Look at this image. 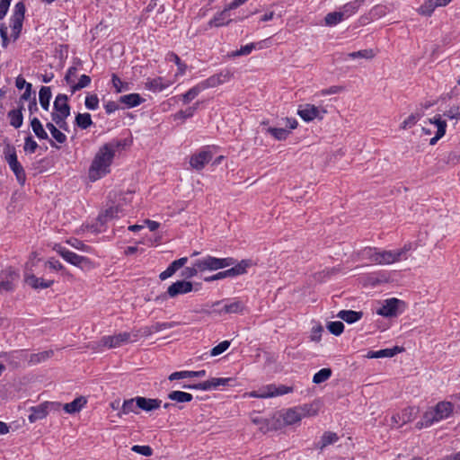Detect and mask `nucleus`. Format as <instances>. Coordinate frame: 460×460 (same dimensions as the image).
<instances>
[{
    "label": "nucleus",
    "instance_id": "obj_53",
    "mask_svg": "<svg viewBox=\"0 0 460 460\" xmlns=\"http://www.w3.org/2000/svg\"><path fill=\"white\" fill-rule=\"evenodd\" d=\"M327 329L331 333L338 336L342 333L344 330V324L340 321L330 322L327 324Z\"/></svg>",
    "mask_w": 460,
    "mask_h": 460
},
{
    "label": "nucleus",
    "instance_id": "obj_46",
    "mask_svg": "<svg viewBox=\"0 0 460 460\" xmlns=\"http://www.w3.org/2000/svg\"><path fill=\"white\" fill-rule=\"evenodd\" d=\"M338 438H339L336 433L331 432V431L325 432L321 438V440L319 442V447L321 449H323L325 447L337 442Z\"/></svg>",
    "mask_w": 460,
    "mask_h": 460
},
{
    "label": "nucleus",
    "instance_id": "obj_16",
    "mask_svg": "<svg viewBox=\"0 0 460 460\" xmlns=\"http://www.w3.org/2000/svg\"><path fill=\"white\" fill-rule=\"evenodd\" d=\"M419 413L416 407L409 406L392 416V422L394 426L401 427L411 420H413Z\"/></svg>",
    "mask_w": 460,
    "mask_h": 460
},
{
    "label": "nucleus",
    "instance_id": "obj_43",
    "mask_svg": "<svg viewBox=\"0 0 460 460\" xmlns=\"http://www.w3.org/2000/svg\"><path fill=\"white\" fill-rule=\"evenodd\" d=\"M332 369L331 368H322L318 372H316L313 376V383L316 385H320L325 381H327L332 376Z\"/></svg>",
    "mask_w": 460,
    "mask_h": 460
},
{
    "label": "nucleus",
    "instance_id": "obj_5",
    "mask_svg": "<svg viewBox=\"0 0 460 460\" xmlns=\"http://www.w3.org/2000/svg\"><path fill=\"white\" fill-rule=\"evenodd\" d=\"M53 250L58 252L66 262L73 266L78 267L81 270H90L94 268L93 262L87 257L76 254L74 252L67 250L66 247L59 243L53 245Z\"/></svg>",
    "mask_w": 460,
    "mask_h": 460
},
{
    "label": "nucleus",
    "instance_id": "obj_55",
    "mask_svg": "<svg viewBox=\"0 0 460 460\" xmlns=\"http://www.w3.org/2000/svg\"><path fill=\"white\" fill-rule=\"evenodd\" d=\"M84 105L88 110L95 111L99 107V99L96 94H89L85 97Z\"/></svg>",
    "mask_w": 460,
    "mask_h": 460
},
{
    "label": "nucleus",
    "instance_id": "obj_63",
    "mask_svg": "<svg viewBox=\"0 0 460 460\" xmlns=\"http://www.w3.org/2000/svg\"><path fill=\"white\" fill-rule=\"evenodd\" d=\"M52 351H43L38 354H34L31 358V361L33 363H39L41 361L46 360L47 358H50L52 355Z\"/></svg>",
    "mask_w": 460,
    "mask_h": 460
},
{
    "label": "nucleus",
    "instance_id": "obj_14",
    "mask_svg": "<svg viewBox=\"0 0 460 460\" xmlns=\"http://www.w3.org/2000/svg\"><path fill=\"white\" fill-rule=\"evenodd\" d=\"M325 113L326 111L324 110L321 111L318 107L309 103L300 105L297 110V114L306 122L318 118L323 119V116Z\"/></svg>",
    "mask_w": 460,
    "mask_h": 460
},
{
    "label": "nucleus",
    "instance_id": "obj_54",
    "mask_svg": "<svg viewBox=\"0 0 460 460\" xmlns=\"http://www.w3.org/2000/svg\"><path fill=\"white\" fill-rule=\"evenodd\" d=\"M302 418L315 416L318 413V409L314 404H304L299 406Z\"/></svg>",
    "mask_w": 460,
    "mask_h": 460
},
{
    "label": "nucleus",
    "instance_id": "obj_23",
    "mask_svg": "<svg viewBox=\"0 0 460 460\" xmlns=\"http://www.w3.org/2000/svg\"><path fill=\"white\" fill-rule=\"evenodd\" d=\"M172 84H173V81H172V80L165 79L163 77H158V78L149 80L146 84V87L154 93H160V92L167 89Z\"/></svg>",
    "mask_w": 460,
    "mask_h": 460
},
{
    "label": "nucleus",
    "instance_id": "obj_45",
    "mask_svg": "<svg viewBox=\"0 0 460 460\" xmlns=\"http://www.w3.org/2000/svg\"><path fill=\"white\" fill-rule=\"evenodd\" d=\"M75 123L79 128L86 129L93 124L92 117L89 113H78L75 117Z\"/></svg>",
    "mask_w": 460,
    "mask_h": 460
},
{
    "label": "nucleus",
    "instance_id": "obj_62",
    "mask_svg": "<svg viewBox=\"0 0 460 460\" xmlns=\"http://www.w3.org/2000/svg\"><path fill=\"white\" fill-rule=\"evenodd\" d=\"M173 64H174L175 69H176L175 77L184 75L187 66L183 62V60L180 59V58L173 59Z\"/></svg>",
    "mask_w": 460,
    "mask_h": 460
},
{
    "label": "nucleus",
    "instance_id": "obj_29",
    "mask_svg": "<svg viewBox=\"0 0 460 460\" xmlns=\"http://www.w3.org/2000/svg\"><path fill=\"white\" fill-rule=\"evenodd\" d=\"M87 403V400L84 396H80L73 400L71 402L66 403L63 406L66 413L73 414L79 412Z\"/></svg>",
    "mask_w": 460,
    "mask_h": 460
},
{
    "label": "nucleus",
    "instance_id": "obj_42",
    "mask_svg": "<svg viewBox=\"0 0 460 460\" xmlns=\"http://www.w3.org/2000/svg\"><path fill=\"white\" fill-rule=\"evenodd\" d=\"M168 398L177 402H189L192 400L191 394L182 391H172L168 394Z\"/></svg>",
    "mask_w": 460,
    "mask_h": 460
},
{
    "label": "nucleus",
    "instance_id": "obj_7",
    "mask_svg": "<svg viewBox=\"0 0 460 460\" xmlns=\"http://www.w3.org/2000/svg\"><path fill=\"white\" fill-rule=\"evenodd\" d=\"M198 270L201 272L213 271L230 267L234 264L235 260L232 257L217 258L207 255L196 260Z\"/></svg>",
    "mask_w": 460,
    "mask_h": 460
},
{
    "label": "nucleus",
    "instance_id": "obj_40",
    "mask_svg": "<svg viewBox=\"0 0 460 460\" xmlns=\"http://www.w3.org/2000/svg\"><path fill=\"white\" fill-rule=\"evenodd\" d=\"M8 119L10 120V124L15 128H19L22 127L23 122V116L22 113V108L12 110L8 112Z\"/></svg>",
    "mask_w": 460,
    "mask_h": 460
},
{
    "label": "nucleus",
    "instance_id": "obj_37",
    "mask_svg": "<svg viewBox=\"0 0 460 460\" xmlns=\"http://www.w3.org/2000/svg\"><path fill=\"white\" fill-rule=\"evenodd\" d=\"M121 103L125 104L128 108L138 106L144 101L138 93H129L122 95L119 98Z\"/></svg>",
    "mask_w": 460,
    "mask_h": 460
},
{
    "label": "nucleus",
    "instance_id": "obj_58",
    "mask_svg": "<svg viewBox=\"0 0 460 460\" xmlns=\"http://www.w3.org/2000/svg\"><path fill=\"white\" fill-rule=\"evenodd\" d=\"M188 262L187 257H181L178 260L173 261L168 268L174 274L179 269L185 266V264Z\"/></svg>",
    "mask_w": 460,
    "mask_h": 460
},
{
    "label": "nucleus",
    "instance_id": "obj_50",
    "mask_svg": "<svg viewBox=\"0 0 460 460\" xmlns=\"http://www.w3.org/2000/svg\"><path fill=\"white\" fill-rule=\"evenodd\" d=\"M379 55L377 49H365L358 51L352 52L350 58H373Z\"/></svg>",
    "mask_w": 460,
    "mask_h": 460
},
{
    "label": "nucleus",
    "instance_id": "obj_52",
    "mask_svg": "<svg viewBox=\"0 0 460 460\" xmlns=\"http://www.w3.org/2000/svg\"><path fill=\"white\" fill-rule=\"evenodd\" d=\"M66 243L79 251L89 252L91 250L90 246L84 244L81 240L76 238H69L66 241Z\"/></svg>",
    "mask_w": 460,
    "mask_h": 460
},
{
    "label": "nucleus",
    "instance_id": "obj_3",
    "mask_svg": "<svg viewBox=\"0 0 460 460\" xmlns=\"http://www.w3.org/2000/svg\"><path fill=\"white\" fill-rule=\"evenodd\" d=\"M454 411L452 402L442 401L438 402L434 407H429L423 413L422 419L417 423L418 429L428 428L434 423L439 422L449 418Z\"/></svg>",
    "mask_w": 460,
    "mask_h": 460
},
{
    "label": "nucleus",
    "instance_id": "obj_11",
    "mask_svg": "<svg viewBox=\"0 0 460 460\" xmlns=\"http://www.w3.org/2000/svg\"><path fill=\"white\" fill-rule=\"evenodd\" d=\"M25 6L22 3H17L11 19V37L16 40L21 32L24 19Z\"/></svg>",
    "mask_w": 460,
    "mask_h": 460
},
{
    "label": "nucleus",
    "instance_id": "obj_30",
    "mask_svg": "<svg viewBox=\"0 0 460 460\" xmlns=\"http://www.w3.org/2000/svg\"><path fill=\"white\" fill-rule=\"evenodd\" d=\"M25 282L31 286V288H49L52 284V280H44L43 279L37 278L32 274H26L24 277Z\"/></svg>",
    "mask_w": 460,
    "mask_h": 460
},
{
    "label": "nucleus",
    "instance_id": "obj_19",
    "mask_svg": "<svg viewBox=\"0 0 460 460\" xmlns=\"http://www.w3.org/2000/svg\"><path fill=\"white\" fill-rule=\"evenodd\" d=\"M4 279L0 281V293H6L13 290L14 283L18 280L19 275L13 269H7L4 272Z\"/></svg>",
    "mask_w": 460,
    "mask_h": 460
},
{
    "label": "nucleus",
    "instance_id": "obj_38",
    "mask_svg": "<svg viewBox=\"0 0 460 460\" xmlns=\"http://www.w3.org/2000/svg\"><path fill=\"white\" fill-rule=\"evenodd\" d=\"M265 131L279 141L287 139L290 134V130L285 128L268 127L265 128Z\"/></svg>",
    "mask_w": 460,
    "mask_h": 460
},
{
    "label": "nucleus",
    "instance_id": "obj_18",
    "mask_svg": "<svg viewBox=\"0 0 460 460\" xmlns=\"http://www.w3.org/2000/svg\"><path fill=\"white\" fill-rule=\"evenodd\" d=\"M293 392V388L286 385H267L259 389L261 399L284 395Z\"/></svg>",
    "mask_w": 460,
    "mask_h": 460
},
{
    "label": "nucleus",
    "instance_id": "obj_57",
    "mask_svg": "<svg viewBox=\"0 0 460 460\" xmlns=\"http://www.w3.org/2000/svg\"><path fill=\"white\" fill-rule=\"evenodd\" d=\"M131 450L145 456H150L153 454V449L149 446L135 445L131 447Z\"/></svg>",
    "mask_w": 460,
    "mask_h": 460
},
{
    "label": "nucleus",
    "instance_id": "obj_8",
    "mask_svg": "<svg viewBox=\"0 0 460 460\" xmlns=\"http://www.w3.org/2000/svg\"><path fill=\"white\" fill-rule=\"evenodd\" d=\"M429 127H422V131L426 135H431L435 132V136L430 138L429 144L434 146L446 134L447 122L443 120L440 115H436L428 120ZM427 124V122H425Z\"/></svg>",
    "mask_w": 460,
    "mask_h": 460
},
{
    "label": "nucleus",
    "instance_id": "obj_44",
    "mask_svg": "<svg viewBox=\"0 0 460 460\" xmlns=\"http://www.w3.org/2000/svg\"><path fill=\"white\" fill-rule=\"evenodd\" d=\"M436 9L433 0H425L424 3L419 7L418 13L422 16L429 17L432 15Z\"/></svg>",
    "mask_w": 460,
    "mask_h": 460
},
{
    "label": "nucleus",
    "instance_id": "obj_36",
    "mask_svg": "<svg viewBox=\"0 0 460 460\" xmlns=\"http://www.w3.org/2000/svg\"><path fill=\"white\" fill-rule=\"evenodd\" d=\"M338 317L348 323H353L361 319L362 313L352 310H341L339 312Z\"/></svg>",
    "mask_w": 460,
    "mask_h": 460
},
{
    "label": "nucleus",
    "instance_id": "obj_33",
    "mask_svg": "<svg viewBox=\"0 0 460 460\" xmlns=\"http://www.w3.org/2000/svg\"><path fill=\"white\" fill-rule=\"evenodd\" d=\"M31 127L33 133L39 139L45 140L49 138L47 131L45 130L42 123L38 118L34 117L31 119Z\"/></svg>",
    "mask_w": 460,
    "mask_h": 460
},
{
    "label": "nucleus",
    "instance_id": "obj_27",
    "mask_svg": "<svg viewBox=\"0 0 460 460\" xmlns=\"http://www.w3.org/2000/svg\"><path fill=\"white\" fill-rule=\"evenodd\" d=\"M123 215V210L119 206L111 207L100 214L98 220L102 225H103Z\"/></svg>",
    "mask_w": 460,
    "mask_h": 460
},
{
    "label": "nucleus",
    "instance_id": "obj_48",
    "mask_svg": "<svg viewBox=\"0 0 460 460\" xmlns=\"http://www.w3.org/2000/svg\"><path fill=\"white\" fill-rule=\"evenodd\" d=\"M205 82L201 84V85H198L195 87H192L186 93L182 95V99L184 102H190L191 100H193L201 90L207 88Z\"/></svg>",
    "mask_w": 460,
    "mask_h": 460
},
{
    "label": "nucleus",
    "instance_id": "obj_21",
    "mask_svg": "<svg viewBox=\"0 0 460 460\" xmlns=\"http://www.w3.org/2000/svg\"><path fill=\"white\" fill-rule=\"evenodd\" d=\"M244 304L238 299H234L225 303L222 306L217 308L216 312L221 314H239L244 310Z\"/></svg>",
    "mask_w": 460,
    "mask_h": 460
},
{
    "label": "nucleus",
    "instance_id": "obj_20",
    "mask_svg": "<svg viewBox=\"0 0 460 460\" xmlns=\"http://www.w3.org/2000/svg\"><path fill=\"white\" fill-rule=\"evenodd\" d=\"M75 75V68H69L66 75V82L70 84L72 93L89 85L91 78L86 75H82L76 84H73L72 77Z\"/></svg>",
    "mask_w": 460,
    "mask_h": 460
},
{
    "label": "nucleus",
    "instance_id": "obj_28",
    "mask_svg": "<svg viewBox=\"0 0 460 460\" xmlns=\"http://www.w3.org/2000/svg\"><path fill=\"white\" fill-rule=\"evenodd\" d=\"M252 265L251 260H242L238 263H234L232 265L230 269H228V273L230 278L237 277L243 275L247 272V270Z\"/></svg>",
    "mask_w": 460,
    "mask_h": 460
},
{
    "label": "nucleus",
    "instance_id": "obj_47",
    "mask_svg": "<svg viewBox=\"0 0 460 460\" xmlns=\"http://www.w3.org/2000/svg\"><path fill=\"white\" fill-rule=\"evenodd\" d=\"M421 118V114L419 112L411 113L409 115L401 124L402 129H408L412 128Z\"/></svg>",
    "mask_w": 460,
    "mask_h": 460
},
{
    "label": "nucleus",
    "instance_id": "obj_51",
    "mask_svg": "<svg viewBox=\"0 0 460 460\" xmlns=\"http://www.w3.org/2000/svg\"><path fill=\"white\" fill-rule=\"evenodd\" d=\"M200 271L198 270L197 261H194L191 266L185 267L181 276L185 279H191L197 276Z\"/></svg>",
    "mask_w": 460,
    "mask_h": 460
},
{
    "label": "nucleus",
    "instance_id": "obj_31",
    "mask_svg": "<svg viewBox=\"0 0 460 460\" xmlns=\"http://www.w3.org/2000/svg\"><path fill=\"white\" fill-rule=\"evenodd\" d=\"M232 74L228 71L221 72L216 75L209 77L205 81L206 86L216 87L219 84H225L230 80Z\"/></svg>",
    "mask_w": 460,
    "mask_h": 460
},
{
    "label": "nucleus",
    "instance_id": "obj_60",
    "mask_svg": "<svg viewBox=\"0 0 460 460\" xmlns=\"http://www.w3.org/2000/svg\"><path fill=\"white\" fill-rule=\"evenodd\" d=\"M112 84L118 93L128 90V84L123 83L116 75H112Z\"/></svg>",
    "mask_w": 460,
    "mask_h": 460
},
{
    "label": "nucleus",
    "instance_id": "obj_49",
    "mask_svg": "<svg viewBox=\"0 0 460 460\" xmlns=\"http://www.w3.org/2000/svg\"><path fill=\"white\" fill-rule=\"evenodd\" d=\"M137 397L124 401L121 408V414H128L130 412L138 413L137 411Z\"/></svg>",
    "mask_w": 460,
    "mask_h": 460
},
{
    "label": "nucleus",
    "instance_id": "obj_17",
    "mask_svg": "<svg viewBox=\"0 0 460 460\" xmlns=\"http://www.w3.org/2000/svg\"><path fill=\"white\" fill-rule=\"evenodd\" d=\"M193 290V284L186 279L177 280L170 285L166 294L169 297L173 298L179 295H185Z\"/></svg>",
    "mask_w": 460,
    "mask_h": 460
},
{
    "label": "nucleus",
    "instance_id": "obj_6",
    "mask_svg": "<svg viewBox=\"0 0 460 460\" xmlns=\"http://www.w3.org/2000/svg\"><path fill=\"white\" fill-rule=\"evenodd\" d=\"M67 96L58 94L54 102V111L51 114L52 120L61 129L67 130L66 118L70 115V107L67 103Z\"/></svg>",
    "mask_w": 460,
    "mask_h": 460
},
{
    "label": "nucleus",
    "instance_id": "obj_59",
    "mask_svg": "<svg viewBox=\"0 0 460 460\" xmlns=\"http://www.w3.org/2000/svg\"><path fill=\"white\" fill-rule=\"evenodd\" d=\"M175 326V323H155L153 325H151V331L159 332L167 329H171Z\"/></svg>",
    "mask_w": 460,
    "mask_h": 460
},
{
    "label": "nucleus",
    "instance_id": "obj_2",
    "mask_svg": "<svg viewBox=\"0 0 460 460\" xmlns=\"http://www.w3.org/2000/svg\"><path fill=\"white\" fill-rule=\"evenodd\" d=\"M119 146V142H110L99 147L88 169V178L91 181H96L111 172Z\"/></svg>",
    "mask_w": 460,
    "mask_h": 460
},
{
    "label": "nucleus",
    "instance_id": "obj_10",
    "mask_svg": "<svg viewBox=\"0 0 460 460\" xmlns=\"http://www.w3.org/2000/svg\"><path fill=\"white\" fill-rule=\"evenodd\" d=\"M216 151L215 146H206L199 152L191 155L190 159V166L195 170H202L205 165L212 159Z\"/></svg>",
    "mask_w": 460,
    "mask_h": 460
},
{
    "label": "nucleus",
    "instance_id": "obj_12",
    "mask_svg": "<svg viewBox=\"0 0 460 460\" xmlns=\"http://www.w3.org/2000/svg\"><path fill=\"white\" fill-rule=\"evenodd\" d=\"M59 405V403L54 402H44L37 406L31 407L29 409L31 413L28 416V420L31 423L43 420L48 416L52 408L58 407Z\"/></svg>",
    "mask_w": 460,
    "mask_h": 460
},
{
    "label": "nucleus",
    "instance_id": "obj_13",
    "mask_svg": "<svg viewBox=\"0 0 460 460\" xmlns=\"http://www.w3.org/2000/svg\"><path fill=\"white\" fill-rule=\"evenodd\" d=\"M5 160L10 167V169L13 172L16 176L17 181L20 184H23L26 180V174L23 170V167L19 163L17 159L16 153L14 149H8L5 153Z\"/></svg>",
    "mask_w": 460,
    "mask_h": 460
},
{
    "label": "nucleus",
    "instance_id": "obj_41",
    "mask_svg": "<svg viewBox=\"0 0 460 460\" xmlns=\"http://www.w3.org/2000/svg\"><path fill=\"white\" fill-rule=\"evenodd\" d=\"M46 128L49 130L54 140L58 144H64L66 141V136L53 123L48 122Z\"/></svg>",
    "mask_w": 460,
    "mask_h": 460
},
{
    "label": "nucleus",
    "instance_id": "obj_9",
    "mask_svg": "<svg viewBox=\"0 0 460 460\" xmlns=\"http://www.w3.org/2000/svg\"><path fill=\"white\" fill-rule=\"evenodd\" d=\"M138 339V333L137 332H119L114 335H108L103 336L101 340V343L109 348H118L120 347L123 344L128 343V342H135Z\"/></svg>",
    "mask_w": 460,
    "mask_h": 460
},
{
    "label": "nucleus",
    "instance_id": "obj_25",
    "mask_svg": "<svg viewBox=\"0 0 460 460\" xmlns=\"http://www.w3.org/2000/svg\"><path fill=\"white\" fill-rule=\"evenodd\" d=\"M402 348L395 346L393 348L384 349L376 351L370 350L367 352L366 357L367 358H393L394 356L402 352Z\"/></svg>",
    "mask_w": 460,
    "mask_h": 460
},
{
    "label": "nucleus",
    "instance_id": "obj_1",
    "mask_svg": "<svg viewBox=\"0 0 460 460\" xmlns=\"http://www.w3.org/2000/svg\"><path fill=\"white\" fill-rule=\"evenodd\" d=\"M415 249L416 245L412 243H407L396 250L366 247L361 251L360 256L370 264L386 266L407 260L409 252Z\"/></svg>",
    "mask_w": 460,
    "mask_h": 460
},
{
    "label": "nucleus",
    "instance_id": "obj_4",
    "mask_svg": "<svg viewBox=\"0 0 460 460\" xmlns=\"http://www.w3.org/2000/svg\"><path fill=\"white\" fill-rule=\"evenodd\" d=\"M407 308L404 301L391 297L378 302L376 313L385 318H394L401 315Z\"/></svg>",
    "mask_w": 460,
    "mask_h": 460
},
{
    "label": "nucleus",
    "instance_id": "obj_32",
    "mask_svg": "<svg viewBox=\"0 0 460 460\" xmlns=\"http://www.w3.org/2000/svg\"><path fill=\"white\" fill-rule=\"evenodd\" d=\"M206 376L205 370H199V371H178L173 372L169 376V380L173 381L177 379H183V378H190V377H203Z\"/></svg>",
    "mask_w": 460,
    "mask_h": 460
},
{
    "label": "nucleus",
    "instance_id": "obj_22",
    "mask_svg": "<svg viewBox=\"0 0 460 460\" xmlns=\"http://www.w3.org/2000/svg\"><path fill=\"white\" fill-rule=\"evenodd\" d=\"M281 418L285 425L298 423L303 419L299 406L286 410L281 413Z\"/></svg>",
    "mask_w": 460,
    "mask_h": 460
},
{
    "label": "nucleus",
    "instance_id": "obj_61",
    "mask_svg": "<svg viewBox=\"0 0 460 460\" xmlns=\"http://www.w3.org/2000/svg\"><path fill=\"white\" fill-rule=\"evenodd\" d=\"M110 53H104L103 56L119 57L124 54L123 46L120 43L114 44L110 49Z\"/></svg>",
    "mask_w": 460,
    "mask_h": 460
},
{
    "label": "nucleus",
    "instance_id": "obj_56",
    "mask_svg": "<svg viewBox=\"0 0 460 460\" xmlns=\"http://www.w3.org/2000/svg\"><path fill=\"white\" fill-rule=\"evenodd\" d=\"M230 346V341H223L210 350V356L216 357L225 352Z\"/></svg>",
    "mask_w": 460,
    "mask_h": 460
},
{
    "label": "nucleus",
    "instance_id": "obj_34",
    "mask_svg": "<svg viewBox=\"0 0 460 460\" xmlns=\"http://www.w3.org/2000/svg\"><path fill=\"white\" fill-rule=\"evenodd\" d=\"M348 15L349 13L347 6L345 7L344 11L330 13L324 18L325 24L329 26L336 25L341 22L345 16Z\"/></svg>",
    "mask_w": 460,
    "mask_h": 460
},
{
    "label": "nucleus",
    "instance_id": "obj_24",
    "mask_svg": "<svg viewBox=\"0 0 460 460\" xmlns=\"http://www.w3.org/2000/svg\"><path fill=\"white\" fill-rule=\"evenodd\" d=\"M266 41L249 43L234 50L230 56L233 58L237 56H248L252 54V50L254 49L256 50L263 49L266 46Z\"/></svg>",
    "mask_w": 460,
    "mask_h": 460
},
{
    "label": "nucleus",
    "instance_id": "obj_39",
    "mask_svg": "<svg viewBox=\"0 0 460 460\" xmlns=\"http://www.w3.org/2000/svg\"><path fill=\"white\" fill-rule=\"evenodd\" d=\"M51 90L48 86H42L39 93V101L40 103V106L45 110L48 111L49 108V102L51 99Z\"/></svg>",
    "mask_w": 460,
    "mask_h": 460
},
{
    "label": "nucleus",
    "instance_id": "obj_64",
    "mask_svg": "<svg viewBox=\"0 0 460 460\" xmlns=\"http://www.w3.org/2000/svg\"><path fill=\"white\" fill-rule=\"evenodd\" d=\"M37 147H38V144L31 137H28L25 138V141H24V150L25 151L34 153L35 150L37 149Z\"/></svg>",
    "mask_w": 460,
    "mask_h": 460
},
{
    "label": "nucleus",
    "instance_id": "obj_26",
    "mask_svg": "<svg viewBox=\"0 0 460 460\" xmlns=\"http://www.w3.org/2000/svg\"><path fill=\"white\" fill-rule=\"evenodd\" d=\"M161 402V400L158 399H151L141 396L137 397V406L145 411H152L157 410L160 408Z\"/></svg>",
    "mask_w": 460,
    "mask_h": 460
},
{
    "label": "nucleus",
    "instance_id": "obj_15",
    "mask_svg": "<svg viewBox=\"0 0 460 460\" xmlns=\"http://www.w3.org/2000/svg\"><path fill=\"white\" fill-rule=\"evenodd\" d=\"M234 382V379L232 377H213L195 385V388L201 391L217 390L219 386L233 385Z\"/></svg>",
    "mask_w": 460,
    "mask_h": 460
},
{
    "label": "nucleus",
    "instance_id": "obj_35",
    "mask_svg": "<svg viewBox=\"0 0 460 460\" xmlns=\"http://www.w3.org/2000/svg\"><path fill=\"white\" fill-rule=\"evenodd\" d=\"M231 22V19L229 18L228 10L225 7V9L216 14L213 19L209 22V26H215L219 27L226 24H228Z\"/></svg>",
    "mask_w": 460,
    "mask_h": 460
}]
</instances>
